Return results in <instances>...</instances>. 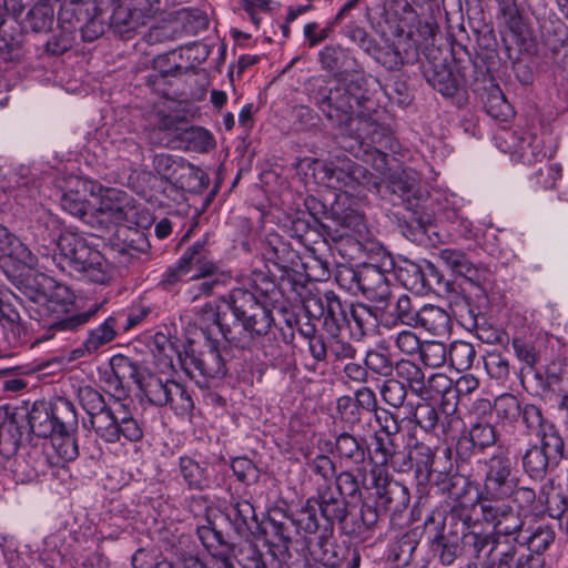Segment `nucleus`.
I'll list each match as a JSON object with an SVG mask.
<instances>
[{"label":"nucleus","instance_id":"17","mask_svg":"<svg viewBox=\"0 0 568 568\" xmlns=\"http://www.w3.org/2000/svg\"><path fill=\"white\" fill-rule=\"evenodd\" d=\"M323 179L331 187L355 190L356 186L368 182V171L348 158H335L323 168Z\"/></svg>","mask_w":568,"mask_h":568},{"label":"nucleus","instance_id":"56","mask_svg":"<svg viewBox=\"0 0 568 568\" xmlns=\"http://www.w3.org/2000/svg\"><path fill=\"white\" fill-rule=\"evenodd\" d=\"M327 339L328 358L334 361L353 359L356 356V348L346 339L338 336V333L329 334Z\"/></svg>","mask_w":568,"mask_h":568},{"label":"nucleus","instance_id":"8","mask_svg":"<svg viewBox=\"0 0 568 568\" xmlns=\"http://www.w3.org/2000/svg\"><path fill=\"white\" fill-rule=\"evenodd\" d=\"M32 300L39 305V313L48 316L50 329L73 331L88 323L101 308L102 304H93L87 311L70 315L74 294L64 285L55 284L48 293H38Z\"/></svg>","mask_w":568,"mask_h":568},{"label":"nucleus","instance_id":"9","mask_svg":"<svg viewBox=\"0 0 568 568\" xmlns=\"http://www.w3.org/2000/svg\"><path fill=\"white\" fill-rule=\"evenodd\" d=\"M28 423L31 432L47 438L62 427L75 429L78 416L74 405L65 397H58L53 402L37 400L28 413Z\"/></svg>","mask_w":568,"mask_h":568},{"label":"nucleus","instance_id":"41","mask_svg":"<svg viewBox=\"0 0 568 568\" xmlns=\"http://www.w3.org/2000/svg\"><path fill=\"white\" fill-rule=\"evenodd\" d=\"M498 19L513 32L514 34H521L524 30L523 13L517 0H498Z\"/></svg>","mask_w":568,"mask_h":568},{"label":"nucleus","instance_id":"35","mask_svg":"<svg viewBox=\"0 0 568 568\" xmlns=\"http://www.w3.org/2000/svg\"><path fill=\"white\" fill-rule=\"evenodd\" d=\"M236 534L246 538L252 532L253 525L256 524V515L253 505L247 500L235 503L229 513Z\"/></svg>","mask_w":568,"mask_h":568},{"label":"nucleus","instance_id":"40","mask_svg":"<svg viewBox=\"0 0 568 568\" xmlns=\"http://www.w3.org/2000/svg\"><path fill=\"white\" fill-rule=\"evenodd\" d=\"M61 207L69 214L77 216L87 224L94 226L91 213L88 212L89 203L85 195L79 190H70L61 197Z\"/></svg>","mask_w":568,"mask_h":568},{"label":"nucleus","instance_id":"43","mask_svg":"<svg viewBox=\"0 0 568 568\" xmlns=\"http://www.w3.org/2000/svg\"><path fill=\"white\" fill-rule=\"evenodd\" d=\"M94 0H63L60 10V19L70 23L88 20L91 11H95Z\"/></svg>","mask_w":568,"mask_h":568},{"label":"nucleus","instance_id":"54","mask_svg":"<svg viewBox=\"0 0 568 568\" xmlns=\"http://www.w3.org/2000/svg\"><path fill=\"white\" fill-rule=\"evenodd\" d=\"M381 396L383 400L394 408H399L404 405L407 388L406 386L397 379L388 378L386 379L381 387Z\"/></svg>","mask_w":568,"mask_h":568},{"label":"nucleus","instance_id":"62","mask_svg":"<svg viewBox=\"0 0 568 568\" xmlns=\"http://www.w3.org/2000/svg\"><path fill=\"white\" fill-rule=\"evenodd\" d=\"M307 466L313 474L321 476L325 484L331 481L336 475L335 463L326 455L318 454L307 460Z\"/></svg>","mask_w":568,"mask_h":568},{"label":"nucleus","instance_id":"6","mask_svg":"<svg viewBox=\"0 0 568 568\" xmlns=\"http://www.w3.org/2000/svg\"><path fill=\"white\" fill-rule=\"evenodd\" d=\"M464 526L468 530L463 531L462 547L469 558H479L488 564L490 568H541L542 559L531 557L524 561V556H518L517 544L510 541L509 537L493 532L476 530L478 525L470 526L465 520Z\"/></svg>","mask_w":568,"mask_h":568},{"label":"nucleus","instance_id":"47","mask_svg":"<svg viewBox=\"0 0 568 568\" xmlns=\"http://www.w3.org/2000/svg\"><path fill=\"white\" fill-rule=\"evenodd\" d=\"M450 364L457 371L463 372L471 367L476 358V349L473 344L464 341L452 343L448 356Z\"/></svg>","mask_w":568,"mask_h":568},{"label":"nucleus","instance_id":"45","mask_svg":"<svg viewBox=\"0 0 568 568\" xmlns=\"http://www.w3.org/2000/svg\"><path fill=\"white\" fill-rule=\"evenodd\" d=\"M19 438L14 419L8 413L0 412V454H12L17 449Z\"/></svg>","mask_w":568,"mask_h":568},{"label":"nucleus","instance_id":"31","mask_svg":"<svg viewBox=\"0 0 568 568\" xmlns=\"http://www.w3.org/2000/svg\"><path fill=\"white\" fill-rule=\"evenodd\" d=\"M449 315L443 308L427 304L418 308L414 326H420L434 335H444L449 329Z\"/></svg>","mask_w":568,"mask_h":568},{"label":"nucleus","instance_id":"32","mask_svg":"<svg viewBox=\"0 0 568 568\" xmlns=\"http://www.w3.org/2000/svg\"><path fill=\"white\" fill-rule=\"evenodd\" d=\"M176 146L187 151L204 153L214 148V138L210 131L202 126L187 125L181 132V136L175 143Z\"/></svg>","mask_w":568,"mask_h":568},{"label":"nucleus","instance_id":"23","mask_svg":"<svg viewBox=\"0 0 568 568\" xmlns=\"http://www.w3.org/2000/svg\"><path fill=\"white\" fill-rule=\"evenodd\" d=\"M313 499L317 501L321 517L328 524L335 521L342 523L347 516V503L344 497L338 495L331 485L318 486L316 496Z\"/></svg>","mask_w":568,"mask_h":568},{"label":"nucleus","instance_id":"34","mask_svg":"<svg viewBox=\"0 0 568 568\" xmlns=\"http://www.w3.org/2000/svg\"><path fill=\"white\" fill-rule=\"evenodd\" d=\"M397 381L403 383L414 395L425 394V374L422 368L412 361L400 359L395 365Z\"/></svg>","mask_w":568,"mask_h":568},{"label":"nucleus","instance_id":"49","mask_svg":"<svg viewBox=\"0 0 568 568\" xmlns=\"http://www.w3.org/2000/svg\"><path fill=\"white\" fill-rule=\"evenodd\" d=\"M317 501L310 497L305 505L296 513L294 524L301 530L307 534H314L320 528V519L317 516L318 507Z\"/></svg>","mask_w":568,"mask_h":568},{"label":"nucleus","instance_id":"37","mask_svg":"<svg viewBox=\"0 0 568 568\" xmlns=\"http://www.w3.org/2000/svg\"><path fill=\"white\" fill-rule=\"evenodd\" d=\"M409 458L415 467V474L418 483H428L430 480L432 473L435 470L433 468L435 460L432 448L423 443H418L412 449Z\"/></svg>","mask_w":568,"mask_h":568},{"label":"nucleus","instance_id":"46","mask_svg":"<svg viewBox=\"0 0 568 568\" xmlns=\"http://www.w3.org/2000/svg\"><path fill=\"white\" fill-rule=\"evenodd\" d=\"M523 146L516 160L521 161L524 164H534L544 160L547 152L544 146V140L535 133L525 132Z\"/></svg>","mask_w":568,"mask_h":568},{"label":"nucleus","instance_id":"3","mask_svg":"<svg viewBox=\"0 0 568 568\" xmlns=\"http://www.w3.org/2000/svg\"><path fill=\"white\" fill-rule=\"evenodd\" d=\"M33 236L43 248L57 244V265L64 272L89 282L105 285L114 276L115 270L103 254L81 234L61 232L58 217L44 213L33 226Z\"/></svg>","mask_w":568,"mask_h":568},{"label":"nucleus","instance_id":"30","mask_svg":"<svg viewBox=\"0 0 568 568\" xmlns=\"http://www.w3.org/2000/svg\"><path fill=\"white\" fill-rule=\"evenodd\" d=\"M150 348L158 362L160 371L163 373L174 371V361L178 359L180 363V358H183L169 336L161 332H158L152 336Z\"/></svg>","mask_w":568,"mask_h":568},{"label":"nucleus","instance_id":"53","mask_svg":"<svg viewBox=\"0 0 568 568\" xmlns=\"http://www.w3.org/2000/svg\"><path fill=\"white\" fill-rule=\"evenodd\" d=\"M524 136L525 132L501 129L496 133L495 141L501 152L509 153L514 159H517L524 144Z\"/></svg>","mask_w":568,"mask_h":568},{"label":"nucleus","instance_id":"33","mask_svg":"<svg viewBox=\"0 0 568 568\" xmlns=\"http://www.w3.org/2000/svg\"><path fill=\"white\" fill-rule=\"evenodd\" d=\"M494 408L500 420L513 423L520 418L525 426V415L527 414L528 408L541 410V408L534 404H525L521 406L518 398L511 394H504L496 398Z\"/></svg>","mask_w":568,"mask_h":568},{"label":"nucleus","instance_id":"20","mask_svg":"<svg viewBox=\"0 0 568 568\" xmlns=\"http://www.w3.org/2000/svg\"><path fill=\"white\" fill-rule=\"evenodd\" d=\"M423 75L427 83L444 97H453L457 92V79L440 53L433 58L427 57L423 64Z\"/></svg>","mask_w":568,"mask_h":568},{"label":"nucleus","instance_id":"28","mask_svg":"<svg viewBox=\"0 0 568 568\" xmlns=\"http://www.w3.org/2000/svg\"><path fill=\"white\" fill-rule=\"evenodd\" d=\"M0 252L22 266L33 268L38 265V257L32 251L14 236L7 227L0 224Z\"/></svg>","mask_w":568,"mask_h":568},{"label":"nucleus","instance_id":"59","mask_svg":"<svg viewBox=\"0 0 568 568\" xmlns=\"http://www.w3.org/2000/svg\"><path fill=\"white\" fill-rule=\"evenodd\" d=\"M496 439V430L488 423H477L469 430V440L479 449L493 446Z\"/></svg>","mask_w":568,"mask_h":568},{"label":"nucleus","instance_id":"51","mask_svg":"<svg viewBox=\"0 0 568 568\" xmlns=\"http://www.w3.org/2000/svg\"><path fill=\"white\" fill-rule=\"evenodd\" d=\"M387 308L388 313L402 324L414 326V323H416L418 308L413 305L412 300L407 294L399 295L396 298L394 306L390 304Z\"/></svg>","mask_w":568,"mask_h":568},{"label":"nucleus","instance_id":"50","mask_svg":"<svg viewBox=\"0 0 568 568\" xmlns=\"http://www.w3.org/2000/svg\"><path fill=\"white\" fill-rule=\"evenodd\" d=\"M418 354L424 365L434 368L444 365L448 356L446 345L437 341L423 342Z\"/></svg>","mask_w":568,"mask_h":568},{"label":"nucleus","instance_id":"16","mask_svg":"<svg viewBox=\"0 0 568 568\" xmlns=\"http://www.w3.org/2000/svg\"><path fill=\"white\" fill-rule=\"evenodd\" d=\"M130 196L121 190L108 189L100 197L99 205L91 212L95 229H108L129 219L133 212Z\"/></svg>","mask_w":568,"mask_h":568},{"label":"nucleus","instance_id":"12","mask_svg":"<svg viewBox=\"0 0 568 568\" xmlns=\"http://www.w3.org/2000/svg\"><path fill=\"white\" fill-rule=\"evenodd\" d=\"M111 29L123 38H131L160 10L159 0H110Z\"/></svg>","mask_w":568,"mask_h":568},{"label":"nucleus","instance_id":"27","mask_svg":"<svg viewBox=\"0 0 568 568\" xmlns=\"http://www.w3.org/2000/svg\"><path fill=\"white\" fill-rule=\"evenodd\" d=\"M118 316H109L98 327L91 329L82 346L73 351V358L93 354L112 342L116 336Z\"/></svg>","mask_w":568,"mask_h":568},{"label":"nucleus","instance_id":"58","mask_svg":"<svg viewBox=\"0 0 568 568\" xmlns=\"http://www.w3.org/2000/svg\"><path fill=\"white\" fill-rule=\"evenodd\" d=\"M484 365L488 375L495 379L504 381L509 375V362L500 353L489 352L484 357Z\"/></svg>","mask_w":568,"mask_h":568},{"label":"nucleus","instance_id":"38","mask_svg":"<svg viewBox=\"0 0 568 568\" xmlns=\"http://www.w3.org/2000/svg\"><path fill=\"white\" fill-rule=\"evenodd\" d=\"M54 11L48 2L36 3L24 18V28L33 32H47L53 23Z\"/></svg>","mask_w":568,"mask_h":568},{"label":"nucleus","instance_id":"42","mask_svg":"<svg viewBox=\"0 0 568 568\" xmlns=\"http://www.w3.org/2000/svg\"><path fill=\"white\" fill-rule=\"evenodd\" d=\"M73 432L74 429H62V427H60L57 434L49 436L51 438L52 448L64 462L73 460L79 454Z\"/></svg>","mask_w":568,"mask_h":568},{"label":"nucleus","instance_id":"18","mask_svg":"<svg viewBox=\"0 0 568 568\" xmlns=\"http://www.w3.org/2000/svg\"><path fill=\"white\" fill-rule=\"evenodd\" d=\"M181 368L190 376L195 372L209 378H220L226 373L224 358L215 343L211 342L205 349L192 352L180 358Z\"/></svg>","mask_w":568,"mask_h":568},{"label":"nucleus","instance_id":"1","mask_svg":"<svg viewBox=\"0 0 568 568\" xmlns=\"http://www.w3.org/2000/svg\"><path fill=\"white\" fill-rule=\"evenodd\" d=\"M378 82L363 71L345 72L331 81L312 80L308 95L332 122L361 144H378L385 128L376 114L378 103L375 91Z\"/></svg>","mask_w":568,"mask_h":568},{"label":"nucleus","instance_id":"25","mask_svg":"<svg viewBox=\"0 0 568 568\" xmlns=\"http://www.w3.org/2000/svg\"><path fill=\"white\" fill-rule=\"evenodd\" d=\"M183 263L187 267L189 280L196 281L212 276L216 273L217 266L209 258L203 242H195L189 246L183 255Z\"/></svg>","mask_w":568,"mask_h":568},{"label":"nucleus","instance_id":"5","mask_svg":"<svg viewBox=\"0 0 568 568\" xmlns=\"http://www.w3.org/2000/svg\"><path fill=\"white\" fill-rule=\"evenodd\" d=\"M481 519L497 535L513 537V541L536 555L544 554L555 540L552 525L545 518L525 520L510 505L481 506Z\"/></svg>","mask_w":568,"mask_h":568},{"label":"nucleus","instance_id":"52","mask_svg":"<svg viewBox=\"0 0 568 568\" xmlns=\"http://www.w3.org/2000/svg\"><path fill=\"white\" fill-rule=\"evenodd\" d=\"M364 363L368 369V373L378 375L381 377L387 378L392 376L395 369L389 355L378 351H368L364 358Z\"/></svg>","mask_w":568,"mask_h":568},{"label":"nucleus","instance_id":"39","mask_svg":"<svg viewBox=\"0 0 568 568\" xmlns=\"http://www.w3.org/2000/svg\"><path fill=\"white\" fill-rule=\"evenodd\" d=\"M180 473L192 489L202 490L210 486L206 468L190 457L180 458Z\"/></svg>","mask_w":568,"mask_h":568},{"label":"nucleus","instance_id":"24","mask_svg":"<svg viewBox=\"0 0 568 568\" xmlns=\"http://www.w3.org/2000/svg\"><path fill=\"white\" fill-rule=\"evenodd\" d=\"M437 255L438 260L454 274L463 276L474 284H479L485 277V272L469 261L462 250L442 248Z\"/></svg>","mask_w":568,"mask_h":568},{"label":"nucleus","instance_id":"44","mask_svg":"<svg viewBox=\"0 0 568 568\" xmlns=\"http://www.w3.org/2000/svg\"><path fill=\"white\" fill-rule=\"evenodd\" d=\"M321 65L326 71H338L348 65L352 60L347 49L341 44H329L324 47L318 53Z\"/></svg>","mask_w":568,"mask_h":568},{"label":"nucleus","instance_id":"61","mask_svg":"<svg viewBox=\"0 0 568 568\" xmlns=\"http://www.w3.org/2000/svg\"><path fill=\"white\" fill-rule=\"evenodd\" d=\"M394 342L397 349L408 356L418 354L423 345L417 334L409 329L398 332L394 337Z\"/></svg>","mask_w":568,"mask_h":568},{"label":"nucleus","instance_id":"29","mask_svg":"<svg viewBox=\"0 0 568 568\" xmlns=\"http://www.w3.org/2000/svg\"><path fill=\"white\" fill-rule=\"evenodd\" d=\"M334 453L341 463L361 465L366 459V446L363 438L344 432L335 437Z\"/></svg>","mask_w":568,"mask_h":568},{"label":"nucleus","instance_id":"63","mask_svg":"<svg viewBox=\"0 0 568 568\" xmlns=\"http://www.w3.org/2000/svg\"><path fill=\"white\" fill-rule=\"evenodd\" d=\"M414 419L423 429L432 432L439 424V414L437 409L429 404H418L415 409Z\"/></svg>","mask_w":568,"mask_h":568},{"label":"nucleus","instance_id":"36","mask_svg":"<svg viewBox=\"0 0 568 568\" xmlns=\"http://www.w3.org/2000/svg\"><path fill=\"white\" fill-rule=\"evenodd\" d=\"M546 494V485H544L537 495L530 487L515 485L511 493L513 501L520 510L531 513L534 515L544 514V496Z\"/></svg>","mask_w":568,"mask_h":568},{"label":"nucleus","instance_id":"21","mask_svg":"<svg viewBox=\"0 0 568 568\" xmlns=\"http://www.w3.org/2000/svg\"><path fill=\"white\" fill-rule=\"evenodd\" d=\"M361 292L379 310L390 305L392 291L384 273L374 265L365 266L359 276Z\"/></svg>","mask_w":568,"mask_h":568},{"label":"nucleus","instance_id":"55","mask_svg":"<svg viewBox=\"0 0 568 568\" xmlns=\"http://www.w3.org/2000/svg\"><path fill=\"white\" fill-rule=\"evenodd\" d=\"M197 321L203 331H209L211 326H216L222 335L225 326H232L212 303H206L201 307L197 313Z\"/></svg>","mask_w":568,"mask_h":568},{"label":"nucleus","instance_id":"60","mask_svg":"<svg viewBox=\"0 0 568 568\" xmlns=\"http://www.w3.org/2000/svg\"><path fill=\"white\" fill-rule=\"evenodd\" d=\"M395 436L396 435L375 433L376 447L374 453L381 466L387 465L396 454L397 445L395 444Z\"/></svg>","mask_w":568,"mask_h":568},{"label":"nucleus","instance_id":"57","mask_svg":"<svg viewBox=\"0 0 568 568\" xmlns=\"http://www.w3.org/2000/svg\"><path fill=\"white\" fill-rule=\"evenodd\" d=\"M544 513H548L551 518H564L566 515V500L552 485H546V494L542 500Z\"/></svg>","mask_w":568,"mask_h":568},{"label":"nucleus","instance_id":"48","mask_svg":"<svg viewBox=\"0 0 568 568\" xmlns=\"http://www.w3.org/2000/svg\"><path fill=\"white\" fill-rule=\"evenodd\" d=\"M425 530L427 534L432 535L433 542H436L438 546L443 547V550L440 551L442 562L446 565L452 564L456 556L457 547L454 545L448 546L444 542V520L440 518L437 520L435 516L429 517L425 521Z\"/></svg>","mask_w":568,"mask_h":568},{"label":"nucleus","instance_id":"10","mask_svg":"<svg viewBox=\"0 0 568 568\" xmlns=\"http://www.w3.org/2000/svg\"><path fill=\"white\" fill-rule=\"evenodd\" d=\"M485 476L480 493L479 508L486 503L498 505L496 501L505 500L514 493L518 485L516 464L504 453L493 455L485 463Z\"/></svg>","mask_w":568,"mask_h":568},{"label":"nucleus","instance_id":"11","mask_svg":"<svg viewBox=\"0 0 568 568\" xmlns=\"http://www.w3.org/2000/svg\"><path fill=\"white\" fill-rule=\"evenodd\" d=\"M326 235L334 242L354 240L359 243L368 234L365 216L353 207L347 196L338 197L322 223Z\"/></svg>","mask_w":568,"mask_h":568},{"label":"nucleus","instance_id":"4","mask_svg":"<svg viewBox=\"0 0 568 568\" xmlns=\"http://www.w3.org/2000/svg\"><path fill=\"white\" fill-rule=\"evenodd\" d=\"M78 397L90 416L97 436L105 443H120L122 438L138 442L143 437V429L126 404L113 400L108 405L104 397L91 386L80 387Z\"/></svg>","mask_w":568,"mask_h":568},{"label":"nucleus","instance_id":"13","mask_svg":"<svg viewBox=\"0 0 568 568\" xmlns=\"http://www.w3.org/2000/svg\"><path fill=\"white\" fill-rule=\"evenodd\" d=\"M144 396L158 407L169 406L176 415L185 416L194 408V403L186 387L173 379L151 376L143 387Z\"/></svg>","mask_w":568,"mask_h":568},{"label":"nucleus","instance_id":"15","mask_svg":"<svg viewBox=\"0 0 568 568\" xmlns=\"http://www.w3.org/2000/svg\"><path fill=\"white\" fill-rule=\"evenodd\" d=\"M372 487L376 491L377 503L393 515L403 513L409 505L410 495L406 486L394 480L381 466H375L369 471Z\"/></svg>","mask_w":568,"mask_h":568},{"label":"nucleus","instance_id":"7","mask_svg":"<svg viewBox=\"0 0 568 568\" xmlns=\"http://www.w3.org/2000/svg\"><path fill=\"white\" fill-rule=\"evenodd\" d=\"M529 434L540 438V445H532L523 456L525 471L531 478H541L551 462H558L564 453L565 443L556 425L547 419L541 410L528 408L525 415Z\"/></svg>","mask_w":568,"mask_h":568},{"label":"nucleus","instance_id":"22","mask_svg":"<svg viewBox=\"0 0 568 568\" xmlns=\"http://www.w3.org/2000/svg\"><path fill=\"white\" fill-rule=\"evenodd\" d=\"M154 170L165 180L184 186V178L186 175L196 176L199 169L186 162L183 158L168 153H160L153 158Z\"/></svg>","mask_w":568,"mask_h":568},{"label":"nucleus","instance_id":"2","mask_svg":"<svg viewBox=\"0 0 568 568\" xmlns=\"http://www.w3.org/2000/svg\"><path fill=\"white\" fill-rule=\"evenodd\" d=\"M275 288L273 281L255 274L248 287H235L221 302L233 313L232 326H225L223 338L233 347L252 351L272 333L275 320L268 294Z\"/></svg>","mask_w":568,"mask_h":568},{"label":"nucleus","instance_id":"64","mask_svg":"<svg viewBox=\"0 0 568 568\" xmlns=\"http://www.w3.org/2000/svg\"><path fill=\"white\" fill-rule=\"evenodd\" d=\"M389 181L393 185L394 192H409L412 191L419 181L418 174L412 169H403L398 172H394Z\"/></svg>","mask_w":568,"mask_h":568},{"label":"nucleus","instance_id":"19","mask_svg":"<svg viewBox=\"0 0 568 568\" xmlns=\"http://www.w3.org/2000/svg\"><path fill=\"white\" fill-rule=\"evenodd\" d=\"M412 37L413 33L409 32L407 34L408 47L403 51L399 49L402 45V40H399L397 44H387L383 48L376 43L368 55L385 69L389 71H397L404 64L414 63L418 59V47L416 45V41L412 40Z\"/></svg>","mask_w":568,"mask_h":568},{"label":"nucleus","instance_id":"26","mask_svg":"<svg viewBox=\"0 0 568 568\" xmlns=\"http://www.w3.org/2000/svg\"><path fill=\"white\" fill-rule=\"evenodd\" d=\"M442 397L440 407H445L448 413L457 409L456 392H454V382L445 374L434 373L425 379V394L419 395L422 400H433Z\"/></svg>","mask_w":568,"mask_h":568},{"label":"nucleus","instance_id":"14","mask_svg":"<svg viewBox=\"0 0 568 568\" xmlns=\"http://www.w3.org/2000/svg\"><path fill=\"white\" fill-rule=\"evenodd\" d=\"M304 310L311 317L323 318V326L328 334L338 333L349 322L346 305L333 291L323 295L311 294L304 300Z\"/></svg>","mask_w":568,"mask_h":568}]
</instances>
